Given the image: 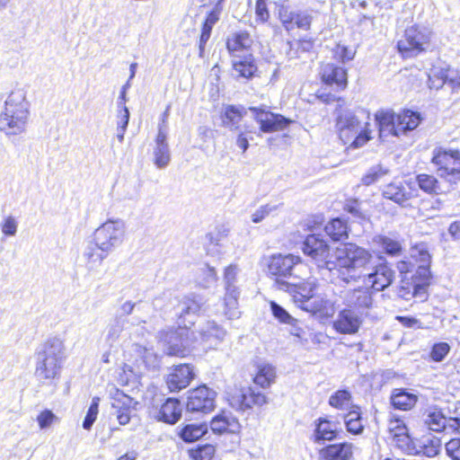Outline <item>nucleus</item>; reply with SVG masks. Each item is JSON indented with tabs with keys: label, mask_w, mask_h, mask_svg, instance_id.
Wrapping results in <instances>:
<instances>
[{
	"label": "nucleus",
	"mask_w": 460,
	"mask_h": 460,
	"mask_svg": "<svg viewBox=\"0 0 460 460\" xmlns=\"http://www.w3.org/2000/svg\"><path fill=\"white\" fill-rule=\"evenodd\" d=\"M341 279L346 282L361 281L366 288L383 291L394 281V271L386 262L375 263L374 256L365 248L346 243L337 252Z\"/></svg>",
	"instance_id": "1"
},
{
	"label": "nucleus",
	"mask_w": 460,
	"mask_h": 460,
	"mask_svg": "<svg viewBox=\"0 0 460 460\" xmlns=\"http://www.w3.org/2000/svg\"><path fill=\"white\" fill-rule=\"evenodd\" d=\"M66 358L65 341L54 336L46 340L35 354V377L42 384L58 379Z\"/></svg>",
	"instance_id": "2"
},
{
	"label": "nucleus",
	"mask_w": 460,
	"mask_h": 460,
	"mask_svg": "<svg viewBox=\"0 0 460 460\" xmlns=\"http://www.w3.org/2000/svg\"><path fill=\"white\" fill-rule=\"evenodd\" d=\"M30 103L22 88L13 89L0 113V130L8 136L22 133L27 126Z\"/></svg>",
	"instance_id": "3"
},
{
	"label": "nucleus",
	"mask_w": 460,
	"mask_h": 460,
	"mask_svg": "<svg viewBox=\"0 0 460 460\" xmlns=\"http://www.w3.org/2000/svg\"><path fill=\"white\" fill-rule=\"evenodd\" d=\"M340 138L344 144L351 139V146L358 148L371 139L370 131L363 128L358 118L350 111H341L336 119Z\"/></svg>",
	"instance_id": "4"
},
{
	"label": "nucleus",
	"mask_w": 460,
	"mask_h": 460,
	"mask_svg": "<svg viewBox=\"0 0 460 460\" xmlns=\"http://www.w3.org/2000/svg\"><path fill=\"white\" fill-rule=\"evenodd\" d=\"M345 244L336 248L333 255L334 261H332L330 253V246L326 241L319 237L317 234H309L303 243L302 250L304 253L317 265L318 268L329 270L337 269L339 276L341 277V266L338 263L337 252Z\"/></svg>",
	"instance_id": "5"
},
{
	"label": "nucleus",
	"mask_w": 460,
	"mask_h": 460,
	"mask_svg": "<svg viewBox=\"0 0 460 460\" xmlns=\"http://www.w3.org/2000/svg\"><path fill=\"white\" fill-rule=\"evenodd\" d=\"M126 223L120 218L108 219L93 234V241L100 250L112 252L120 246L126 237Z\"/></svg>",
	"instance_id": "6"
},
{
	"label": "nucleus",
	"mask_w": 460,
	"mask_h": 460,
	"mask_svg": "<svg viewBox=\"0 0 460 460\" xmlns=\"http://www.w3.org/2000/svg\"><path fill=\"white\" fill-rule=\"evenodd\" d=\"M431 37V31L420 26H411L404 31V35L398 41V50L405 57H415L422 51H425L429 46Z\"/></svg>",
	"instance_id": "7"
},
{
	"label": "nucleus",
	"mask_w": 460,
	"mask_h": 460,
	"mask_svg": "<svg viewBox=\"0 0 460 460\" xmlns=\"http://www.w3.org/2000/svg\"><path fill=\"white\" fill-rule=\"evenodd\" d=\"M239 272L240 270L235 264L227 266L224 271L223 281L226 290L224 297V314L230 320L237 319L241 315V312L238 308L240 291L236 285Z\"/></svg>",
	"instance_id": "8"
},
{
	"label": "nucleus",
	"mask_w": 460,
	"mask_h": 460,
	"mask_svg": "<svg viewBox=\"0 0 460 460\" xmlns=\"http://www.w3.org/2000/svg\"><path fill=\"white\" fill-rule=\"evenodd\" d=\"M432 163L439 177L448 181L460 179V152L458 150L437 148L433 152Z\"/></svg>",
	"instance_id": "9"
},
{
	"label": "nucleus",
	"mask_w": 460,
	"mask_h": 460,
	"mask_svg": "<svg viewBox=\"0 0 460 460\" xmlns=\"http://www.w3.org/2000/svg\"><path fill=\"white\" fill-rule=\"evenodd\" d=\"M189 326L179 324L176 329L166 328L159 332L158 341L162 343L164 352L170 356H183L185 349L189 346Z\"/></svg>",
	"instance_id": "10"
},
{
	"label": "nucleus",
	"mask_w": 460,
	"mask_h": 460,
	"mask_svg": "<svg viewBox=\"0 0 460 460\" xmlns=\"http://www.w3.org/2000/svg\"><path fill=\"white\" fill-rule=\"evenodd\" d=\"M431 274L426 269L416 270L410 278L403 276L398 295L405 300L412 297L424 300L426 297V288L429 284Z\"/></svg>",
	"instance_id": "11"
},
{
	"label": "nucleus",
	"mask_w": 460,
	"mask_h": 460,
	"mask_svg": "<svg viewBox=\"0 0 460 460\" xmlns=\"http://www.w3.org/2000/svg\"><path fill=\"white\" fill-rule=\"evenodd\" d=\"M217 393L207 385H200L190 392L187 411L190 412L208 413L216 407Z\"/></svg>",
	"instance_id": "12"
},
{
	"label": "nucleus",
	"mask_w": 460,
	"mask_h": 460,
	"mask_svg": "<svg viewBox=\"0 0 460 460\" xmlns=\"http://www.w3.org/2000/svg\"><path fill=\"white\" fill-rule=\"evenodd\" d=\"M250 111L253 114V119L260 125V129L263 133H272L287 128L291 120L284 116L265 111L262 108L252 107Z\"/></svg>",
	"instance_id": "13"
},
{
	"label": "nucleus",
	"mask_w": 460,
	"mask_h": 460,
	"mask_svg": "<svg viewBox=\"0 0 460 460\" xmlns=\"http://www.w3.org/2000/svg\"><path fill=\"white\" fill-rule=\"evenodd\" d=\"M299 265H301V260L298 256L273 254L268 261V273L277 277L292 276Z\"/></svg>",
	"instance_id": "14"
},
{
	"label": "nucleus",
	"mask_w": 460,
	"mask_h": 460,
	"mask_svg": "<svg viewBox=\"0 0 460 460\" xmlns=\"http://www.w3.org/2000/svg\"><path fill=\"white\" fill-rule=\"evenodd\" d=\"M364 316L347 306L340 310L333 321V328L342 334H356L363 323Z\"/></svg>",
	"instance_id": "15"
},
{
	"label": "nucleus",
	"mask_w": 460,
	"mask_h": 460,
	"mask_svg": "<svg viewBox=\"0 0 460 460\" xmlns=\"http://www.w3.org/2000/svg\"><path fill=\"white\" fill-rule=\"evenodd\" d=\"M205 300L202 296L191 294L184 296L179 304V324L190 326L196 316L204 309Z\"/></svg>",
	"instance_id": "16"
},
{
	"label": "nucleus",
	"mask_w": 460,
	"mask_h": 460,
	"mask_svg": "<svg viewBox=\"0 0 460 460\" xmlns=\"http://www.w3.org/2000/svg\"><path fill=\"white\" fill-rule=\"evenodd\" d=\"M137 402L120 391H117L111 402V415L120 425H126L131 419L132 411L136 410Z\"/></svg>",
	"instance_id": "17"
},
{
	"label": "nucleus",
	"mask_w": 460,
	"mask_h": 460,
	"mask_svg": "<svg viewBox=\"0 0 460 460\" xmlns=\"http://www.w3.org/2000/svg\"><path fill=\"white\" fill-rule=\"evenodd\" d=\"M194 377L193 367L189 364H181L172 368L165 381L170 392L176 393L186 388Z\"/></svg>",
	"instance_id": "18"
},
{
	"label": "nucleus",
	"mask_w": 460,
	"mask_h": 460,
	"mask_svg": "<svg viewBox=\"0 0 460 460\" xmlns=\"http://www.w3.org/2000/svg\"><path fill=\"white\" fill-rule=\"evenodd\" d=\"M367 289L349 290L343 297L344 305L362 316H366L374 301L371 293Z\"/></svg>",
	"instance_id": "19"
},
{
	"label": "nucleus",
	"mask_w": 460,
	"mask_h": 460,
	"mask_svg": "<svg viewBox=\"0 0 460 460\" xmlns=\"http://www.w3.org/2000/svg\"><path fill=\"white\" fill-rule=\"evenodd\" d=\"M210 428L214 433H238L241 429V424L236 417L230 411H223L216 415L211 422Z\"/></svg>",
	"instance_id": "20"
},
{
	"label": "nucleus",
	"mask_w": 460,
	"mask_h": 460,
	"mask_svg": "<svg viewBox=\"0 0 460 460\" xmlns=\"http://www.w3.org/2000/svg\"><path fill=\"white\" fill-rule=\"evenodd\" d=\"M320 75L322 81L326 84H335L341 90L347 86V72L342 66L332 63L323 64Z\"/></svg>",
	"instance_id": "21"
},
{
	"label": "nucleus",
	"mask_w": 460,
	"mask_h": 460,
	"mask_svg": "<svg viewBox=\"0 0 460 460\" xmlns=\"http://www.w3.org/2000/svg\"><path fill=\"white\" fill-rule=\"evenodd\" d=\"M383 196L401 206H405V203L410 200L413 195L409 185L402 181H394L384 187Z\"/></svg>",
	"instance_id": "22"
},
{
	"label": "nucleus",
	"mask_w": 460,
	"mask_h": 460,
	"mask_svg": "<svg viewBox=\"0 0 460 460\" xmlns=\"http://www.w3.org/2000/svg\"><path fill=\"white\" fill-rule=\"evenodd\" d=\"M301 308L321 317H329L334 314L333 303L315 295L311 299L302 300Z\"/></svg>",
	"instance_id": "23"
},
{
	"label": "nucleus",
	"mask_w": 460,
	"mask_h": 460,
	"mask_svg": "<svg viewBox=\"0 0 460 460\" xmlns=\"http://www.w3.org/2000/svg\"><path fill=\"white\" fill-rule=\"evenodd\" d=\"M153 162L156 168L164 169L171 162L168 136L156 135L153 147Z\"/></svg>",
	"instance_id": "24"
},
{
	"label": "nucleus",
	"mask_w": 460,
	"mask_h": 460,
	"mask_svg": "<svg viewBox=\"0 0 460 460\" xmlns=\"http://www.w3.org/2000/svg\"><path fill=\"white\" fill-rule=\"evenodd\" d=\"M352 448V444L347 442L331 444L319 451V456L322 460H349Z\"/></svg>",
	"instance_id": "25"
},
{
	"label": "nucleus",
	"mask_w": 460,
	"mask_h": 460,
	"mask_svg": "<svg viewBox=\"0 0 460 460\" xmlns=\"http://www.w3.org/2000/svg\"><path fill=\"white\" fill-rule=\"evenodd\" d=\"M378 126L379 137L383 140L389 137H396L395 113L392 111H378L375 114Z\"/></svg>",
	"instance_id": "26"
},
{
	"label": "nucleus",
	"mask_w": 460,
	"mask_h": 460,
	"mask_svg": "<svg viewBox=\"0 0 460 460\" xmlns=\"http://www.w3.org/2000/svg\"><path fill=\"white\" fill-rule=\"evenodd\" d=\"M109 254L108 252L100 250L96 243L93 240V242L88 243L84 247L82 257L88 271H94L102 266V261Z\"/></svg>",
	"instance_id": "27"
},
{
	"label": "nucleus",
	"mask_w": 460,
	"mask_h": 460,
	"mask_svg": "<svg viewBox=\"0 0 460 460\" xmlns=\"http://www.w3.org/2000/svg\"><path fill=\"white\" fill-rule=\"evenodd\" d=\"M131 351L137 363L143 364L148 369H155L159 367L160 359L153 348L134 343Z\"/></svg>",
	"instance_id": "28"
},
{
	"label": "nucleus",
	"mask_w": 460,
	"mask_h": 460,
	"mask_svg": "<svg viewBox=\"0 0 460 460\" xmlns=\"http://www.w3.org/2000/svg\"><path fill=\"white\" fill-rule=\"evenodd\" d=\"M182 406L179 400L168 398L161 406L158 420L169 424L176 423L181 417Z\"/></svg>",
	"instance_id": "29"
},
{
	"label": "nucleus",
	"mask_w": 460,
	"mask_h": 460,
	"mask_svg": "<svg viewBox=\"0 0 460 460\" xmlns=\"http://www.w3.org/2000/svg\"><path fill=\"white\" fill-rule=\"evenodd\" d=\"M420 122V114L411 111L395 114L397 137L415 129Z\"/></svg>",
	"instance_id": "30"
},
{
	"label": "nucleus",
	"mask_w": 460,
	"mask_h": 460,
	"mask_svg": "<svg viewBox=\"0 0 460 460\" xmlns=\"http://www.w3.org/2000/svg\"><path fill=\"white\" fill-rule=\"evenodd\" d=\"M429 87L439 89L442 87L446 82H449L454 88L460 87V72L452 70V69H441V71L437 75L436 73H432L429 75Z\"/></svg>",
	"instance_id": "31"
},
{
	"label": "nucleus",
	"mask_w": 460,
	"mask_h": 460,
	"mask_svg": "<svg viewBox=\"0 0 460 460\" xmlns=\"http://www.w3.org/2000/svg\"><path fill=\"white\" fill-rule=\"evenodd\" d=\"M252 44V40L246 31L235 32L226 41L227 49L234 57H238V52L248 49Z\"/></svg>",
	"instance_id": "32"
},
{
	"label": "nucleus",
	"mask_w": 460,
	"mask_h": 460,
	"mask_svg": "<svg viewBox=\"0 0 460 460\" xmlns=\"http://www.w3.org/2000/svg\"><path fill=\"white\" fill-rule=\"evenodd\" d=\"M200 339L203 341L217 345L224 340L226 331L213 321H208L199 329Z\"/></svg>",
	"instance_id": "33"
},
{
	"label": "nucleus",
	"mask_w": 460,
	"mask_h": 460,
	"mask_svg": "<svg viewBox=\"0 0 460 460\" xmlns=\"http://www.w3.org/2000/svg\"><path fill=\"white\" fill-rule=\"evenodd\" d=\"M418 397L414 394L403 389H394L391 395V403L395 409L402 411L411 410L417 402Z\"/></svg>",
	"instance_id": "34"
},
{
	"label": "nucleus",
	"mask_w": 460,
	"mask_h": 460,
	"mask_svg": "<svg viewBox=\"0 0 460 460\" xmlns=\"http://www.w3.org/2000/svg\"><path fill=\"white\" fill-rule=\"evenodd\" d=\"M237 59L233 60L234 71L238 77L249 79L252 77L257 71L254 64V58L252 55L243 58L236 57Z\"/></svg>",
	"instance_id": "35"
},
{
	"label": "nucleus",
	"mask_w": 460,
	"mask_h": 460,
	"mask_svg": "<svg viewBox=\"0 0 460 460\" xmlns=\"http://www.w3.org/2000/svg\"><path fill=\"white\" fill-rule=\"evenodd\" d=\"M425 426L435 432L447 430L448 419L438 409L429 410L424 418Z\"/></svg>",
	"instance_id": "36"
},
{
	"label": "nucleus",
	"mask_w": 460,
	"mask_h": 460,
	"mask_svg": "<svg viewBox=\"0 0 460 460\" xmlns=\"http://www.w3.org/2000/svg\"><path fill=\"white\" fill-rule=\"evenodd\" d=\"M127 320L122 315L116 316L107 326L104 341L109 347H112L119 339Z\"/></svg>",
	"instance_id": "37"
},
{
	"label": "nucleus",
	"mask_w": 460,
	"mask_h": 460,
	"mask_svg": "<svg viewBox=\"0 0 460 460\" xmlns=\"http://www.w3.org/2000/svg\"><path fill=\"white\" fill-rule=\"evenodd\" d=\"M276 369L270 364H261L253 378V382L261 388H267L275 382Z\"/></svg>",
	"instance_id": "38"
},
{
	"label": "nucleus",
	"mask_w": 460,
	"mask_h": 460,
	"mask_svg": "<svg viewBox=\"0 0 460 460\" xmlns=\"http://www.w3.org/2000/svg\"><path fill=\"white\" fill-rule=\"evenodd\" d=\"M208 431V426L204 423H190L185 425L179 435L185 442H194L202 438Z\"/></svg>",
	"instance_id": "39"
},
{
	"label": "nucleus",
	"mask_w": 460,
	"mask_h": 460,
	"mask_svg": "<svg viewBox=\"0 0 460 460\" xmlns=\"http://www.w3.org/2000/svg\"><path fill=\"white\" fill-rule=\"evenodd\" d=\"M325 233L335 242L348 238L347 224L341 218L331 220L324 227Z\"/></svg>",
	"instance_id": "40"
},
{
	"label": "nucleus",
	"mask_w": 460,
	"mask_h": 460,
	"mask_svg": "<svg viewBox=\"0 0 460 460\" xmlns=\"http://www.w3.org/2000/svg\"><path fill=\"white\" fill-rule=\"evenodd\" d=\"M420 453L428 457H433L438 454L441 448L440 438L429 434L420 439Z\"/></svg>",
	"instance_id": "41"
},
{
	"label": "nucleus",
	"mask_w": 460,
	"mask_h": 460,
	"mask_svg": "<svg viewBox=\"0 0 460 460\" xmlns=\"http://www.w3.org/2000/svg\"><path fill=\"white\" fill-rule=\"evenodd\" d=\"M246 396L243 404V411L252 409L253 406L261 407L268 403L267 396L261 392L252 387H245Z\"/></svg>",
	"instance_id": "42"
},
{
	"label": "nucleus",
	"mask_w": 460,
	"mask_h": 460,
	"mask_svg": "<svg viewBox=\"0 0 460 460\" xmlns=\"http://www.w3.org/2000/svg\"><path fill=\"white\" fill-rule=\"evenodd\" d=\"M374 243L381 247L386 254L391 256L398 255L402 251V245L398 241L385 235L376 236Z\"/></svg>",
	"instance_id": "43"
},
{
	"label": "nucleus",
	"mask_w": 460,
	"mask_h": 460,
	"mask_svg": "<svg viewBox=\"0 0 460 460\" xmlns=\"http://www.w3.org/2000/svg\"><path fill=\"white\" fill-rule=\"evenodd\" d=\"M336 427L333 423L326 420H320L315 429V439L332 440L336 437Z\"/></svg>",
	"instance_id": "44"
},
{
	"label": "nucleus",
	"mask_w": 460,
	"mask_h": 460,
	"mask_svg": "<svg viewBox=\"0 0 460 460\" xmlns=\"http://www.w3.org/2000/svg\"><path fill=\"white\" fill-rule=\"evenodd\" d=\"M329 403L339 410H349L352 405L351 394L347 390H339L330 396Z\"/></svg>",
	"instance_id": "45"
},
{
	"label": "nucleus",
	"mask_w": 460,
	"mask_h": 460,
	"mask_svg": "<svg viewBox=\"0 0 460 460\" xmlns=\"http://www.w3.org/2000/svg\"><path fill=\"white\" fill-rule=\"evenodd\" d=\"M389 172V169L381 164L374 165L361 178V182L366 186H369L382 180Z\"/></svg>",
	"instance_id": "46"
},
{
	"label": "nucleus",
	"mask_w": 460,
	"mask_h": 460,
	"mask_svg": "<svg viewBox=\"0 0 460 460\" xmlns=\"http://www.w3.org/2000/svg\"><path fill=\"white\" fill-rule=\"evenodd\" d=\"M411 257L420 263L416 270H420L424 268L428 272H430L429 264L431 257L424 244L414 246L411 249Z\"/></svg>",
	"instance_id": "47"
},
{
	"label": "nucleus",
	"mask_w": 460,
	"mask_h": 460,
	"mask_svg": "<svg viewBox=\"0 0 460 460\" xmlns=\"http://www.w3.org/2000/svg\"><path fill=\"white\" fill-rule=\"evenodd\" d=\"M243 116L241 111L234 106H228L226 108L222 115L223 125L231 130L236 129Z\"/></svg>",
	"instance_id": "48"
},
{
	"label": "nucleus",
	"mask_w": 460,
	"mask_h": 460,
	"mask_svg": "<svg viewBox=\"0 0 460 460\" xmlns=\"http://www.w3.org/2000/svg\"><path fill=\"white\" fill-rule=\"evenodd\" d=\"M293 286L296 288L294 295L295 301L300 303V306L302 305V300L311 299L314 296V290L315 285L312 281L302 285L293 284Z\"/></svg>",
	"instance_id": "49"
},
{
	"label": "nucleus",
	"mask_w": 460,
	"mask_h": 460,
	"mask_svg": "<svg viewBox=\"0 0 460 460\" xmlns=\"http://www.w3.org/2000/svg\"><path fill=\"white\" fill-rule=\"evenodd\" d=\"M245 396V387L234 388L232 392L227 394V401L232 408L235 409L236 411H243Z\"/></svg>",
	"instance_id": "50"
},
{
	"label": "nucleus",
	"mask_w": 460,
	"mask_h": 460,
	"mask_svg": "<svg viewBox=\"0 0 460 460\" xmlns=\"http://www.w3.org/2000/svg\"><path fill=\"white\" fill-rule=\"evenodd\" d=\"M417 181L420 188L426 192L436 193L439 190L438 181L432 175L420 174L417 177Z\"/></svg>",
	"instance_id": "51"
},
{
	"label": "nucleus",
	"mask_w": 460,
	"mask_h": 460,
	"mask_svg": "<svg viewBox=\"0 0 460 460\" xmlns=\"http://www.w3.org/2000/svg\"><path fill=\"white\" fill-rule=\"evenodd\" d=\"M296 13L290 11L287 6L281 5L279 9V18L287 31H291L295 29V17Z\"/></svg>",
	"instance_id": "52"
},
{
	"label": "nucleus",
	"mask_w": 460,
	"mask_h": 460,
	"mask_svg": "<svg viewBox=\"0 0 460 460\" xmlns=\"http://www.w3.org/2000/svg\"><path fill=\"white\" fill-rule=\"evenodd\" d=\"M200 270L202 273L199 276V284L203 288H209L217 281V275L215 268L205 265Z\"/></svg>",
	"instance_id": "53"
},
{
	"label": "nucleus",
	"mask_w": 460,
	"mask_h": 460,
	"mask_svg": "<svg viewBox=\"0 0 460 460\" xmlns=\"http://www.w3.org/2000/svg\"><path fill=\"white\" fill-rule=\"evenodd\" d=\"M270 308L273 315L279 319V322L295 326L297 321L293 318L282 306L278 305L276 302H271Z\"/></svg>",
	"instance_id": "54"
},
{
	"label": "nucleus",
	"mask_w": 460,
	"mask_h": 460,
	"mask_svg": "<svg viewBox=\"0 0 460 460\" xmlns=\"http://www.w3.org/2000/svg\"><path fill=\"white\" fill-rule=\"evenodd\" d=\"M99 397H93L91 402V405L87 411L86 416L83 422V428L84 429H90L95 421L98 415V408H99Z\"/></svg>",
	"instance_id": "55"
},
{
	"label": "nucleus",
	"mask_w": 460,
	"mask_h": 460,
	"mask_svg": "<svg viewBox=\"0 0 460 460\" xmlns=\"http://www.w3.org/2000/svg\"><path fill=\"white\" fill-rule=\"evenodd\" d=\"M450 351L447 342L435 343L430 350L429 357L435 362H441Z\"/></svg>",
	"instance_id": "56"
},
{
	"label": "nucleus",
	"mask_w": 460,
	"mask_h": 460,
	"mask_svg": "<svg viewBox=\"0 0 460 460\" xmlns=\"http://www.w3.org/2000/svg\"><path fill=\"white\" fill-rule=\"evenodd\" d=\"M37 421L40 429H46L53 423L58 422V418L51 411L44 410L37 416Z\"/></svg>",
	"instance_id": "57"
},
{
	"label": "nucleus",
	"mask_w": 460,
	"mask_h": 460,
	"mask_svg": "<svg viewBox=\"0 0 460 460\" xmlns=\"http://www.w3.org/2000/svg\"><path fill=\"white\" fill-rule=\"evenodd\" d=\"M215 453V448L211 445L202 446L193 450L191 456L194 460H211Z\"/></svg>",
	"instance_id": "58"
},
{
	"label": "nucleus",
	"mask_w": 460,
	"mask_h": 460,
	"mask_svg": "<svg viewBox=\"0 0 460 460\" xmlns=\"http://www.w3.org/2000/svg\"><path fill=\"white\" fill-rule=\"evenodd\" d=\"M278 209V206L267 204L259 208L252 215V220L253 223L261 222L270 213L276 211Z\"/></svg>",
	"instance_id": "59"
},
{
	"label": "nucleus",
	"mask_w": 460,
	"mask_h": 460,
	"mask_svg": "<svg viewBox=\"0 0 460 460\" xmlns=\"http://www.w3.org/2000/svg\"><path fill=\"white\" fill-rule=\"evenodd\" d=\"M18 223L13 216L6 217L1 224L2 233L7 236H13L17 232Z\"/></svg>",
	"instance_id": "60"
},
{
	"label": "nucleus",
	"mask_w": 460,
	"mask_h": 460,
	"mask_svg": "<svg viewBox=\"0 0 460 460\" xmlns=\"http://www.w3.org/2000/svg\"><path fill=\"white\" fill-rule=\"evenodd\" d=\"M312 22V16L306 12H299L296 13L295 27L303 30H309Z\"/></svg>",
	"instance_id": "61"
},
{
	"label": "nucleus",
	"mask_w": 460,
	"mask_h": 460,
	"mask_svg": "<svg viewBox=\"0 0 460 460\" xmlns=\"http://www.w3.org/2000/svg\"><path fill=\"white\" fill-rule=\"evenodd\" d=\"M446 451L453 460H460V438H452L446 444Z\"/></svg>",
	"instance_id": "62"
},
{
	"label": "nucleus",
	"mask_w": 460,
	"mask_h": 460,
	"mask_svg": "<svg viewBox=\"0 0 460 460\" xmlns=\"http://www.w3.org/2000/svg\"><path fill=\"white\" fill-rule=\"evenodd\" d=\"M170 108L171 106L168 105L165 109V111L163 112V114L160 117V120L157 126V135L158 136H168V119L170 116Z\"/></svg>",
	"instance_id": "63"
},
{
	"label": "nucleus",
	"mask_w": 460,
	"mask_h": 460,
	"mask_svg": "<svg viewBox=\"0 0 460 460\" xmlns=\"http://www.w3.org/2000/svg\"><path fill=\"white\" fill-rule=\"evenodd\" d=\"M345 209L357 218L365 219L367 217V215L361 210L360 203L357 199L349 200L346 204Z\"/></svg>",
	"instance_id": "64"
}]
</instances>
